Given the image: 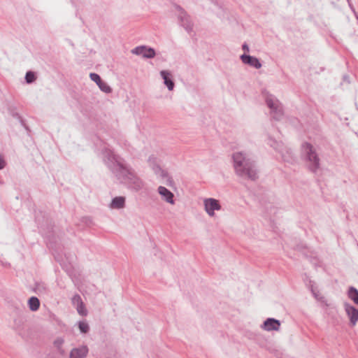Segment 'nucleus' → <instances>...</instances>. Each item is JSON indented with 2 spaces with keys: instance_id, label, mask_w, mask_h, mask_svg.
<instances>
[{
  "instance_id": "nucleus-19",
  "label": "nucleus",
  "mask_w": 358,
  "mask_h": 358,
  "mask_svg": "<svg viewBox=\"0 0 358 358\" xmlns=\"http://www.w3.org/2000/svg\"><path fill=\"white\" fill-rule=\"evenodd\" d=\"M90 78L91 79L94 81L97 85H99V83H101V79L100 76L96 73H90Z\"/></svg>"
},
{
  "instance_id": "nucleus-21",
  "label": "nucleus",
  "mask_w": 358,
  "mask_h": 358,
  "mask_svg": "<svg viewBox=\"0 0 358 358\" xmlns=\"http://www.w3.org/2000/svg\"><path fill=\"white\" fill-rule=\"evenodd\" d=\"M62 343H63L62 340H58V341H55V344H57L58 346H60Z\"/></svg>"
},
{
  "instance_id": "nucleus-8",
  "label": "nucleus",
  "mask_w": 358,
  "mask_h": 358,
  "mask_svg": "<svg viewBox=\"0 0 358 358\" xmlns=\"http://www.w3.org/2000/svg\"><path fill=\"white\" fill-rule=\"evenodd\" d=\"M280 323L275 319H268L264 323V328L266 331L278 330Z\"/></svg>"
},
{
  "instance_id": "nucleus-2",
  "label": "nucleus",
  "mask_w": 358,
  "mask_h": 358,
  "mask_svg": "<svg viewBox=\"0 0 358 358\" xmlns=\"http://www.w3.org/2000/svg\"><path fill=\"white\" fill-rule=\"evenodd\" d=\"M205 210L210 216H213L215 215V210H219L221 208V206L219 203V201L215 199H206L203 201Z\"/></svg>"
},
{
  "instance_id": "nucleus-12",
  "label": "nucleus",
  "mask_w": 358,
  "mask_h": 358,
  "mask_svg": "<svg viewBox=\"0 0 358 358\" xmlns=\"http://www.w3.org/2000/svg\"><path fill=\"white\" fill-rule=\"evenodd\" d=\"M268 107L277 111V114H281V109L279 107L278 101L273 98H268L266 100Z\"/></svg>"
},
{
  "instance_id": "nucleus-17",
  "label": "nucleus",
  "mask_w": 358,
  "mask_h": 358,
  "mask_svg": "<svg viewBox=\"0 0 358 358\" xmlns=\"http://www.w3.org/2000/svg\"><path fill=\"white\" fill-rule=\"evenodd\" d=\"M35 80V76L33 72H27L26 74V80L28 83L33 82Z\"/></svg>"
},
{
  "instance_id": "nucleus-10",
  "label": "nucleus",
  "mask_w": 358,
  "mask_h": 358,
  "mask_svg": "<svg viewBox=\"0 0 358 358\" xmlns=\"http://www.w3.org/2000/svg\"><path fill=\"white\" fill-rule=\"evenodd\" d=\"M241 59L244 63L248 64L256 69H259L262 66L259 60L255 57L243 55L241 56Z\"/></svg>"
},
{
  "instance_id": "nucleus-14",
  "label": "nucleus",
  "mask_w": 358,
  "mask_h": 358,
  "mask_svg": "<svg viewBox=\"0 0 358 358\" xmlns=\"http://www.w3.org/2000/svg\"><path fill=\"white\" fill-rule=\"evenodd\" d=\"M124 197H116L115 198L111 203V206L113 208H120L124 206Z\"/></svg>"
},
{
  "instance_id": "nucleus-22",
  "label": "nucleus",
  "mask_w": 358,
  "mask_h": 358,
  "mask_svg": "<svg viewBox=\"0 0 358 358\" xmlns=\"http://www.w3.org/2000/svg\"><path fill=\"white\" fill-rule=\"evenodd\" d=\"M243 50L248 51V47L246 44L243 45Z\"/></svg>"
},
{
  "instance_id": "nucleus-20",
  "label": "nucleus",
  "mask_w": 358,
  "mask_h": 358,
  "mask_svg": "<svg viewBox=\"0 0 358 358\" xmlns=\"http://www.w3.org/2000/svg\"><path fill=\"white\" fill-rule=\"evenodd\" d=\"M6 165V162L2 157V155L0 154V169H3Z\"/></svg>"
},
{
  "instance_id": "nucleus-5",
  "label": "nucleus",
  "mask_w": 358,
  "mask_h": 358,
  "mask_svg": "<svg viewBox=\"0 0 358 358\" xmlns=\"http://www.w3.org/2000/svg\"><path fill=\"white\" fill-rule=\"evenodd\" d=\"M73 304L76 307L77 311L80 315H86L87 310L85 307L81 297L79 295H76L72 299Z\"/></svg>"
},
{
  "instance_id": "nucleus-3",
  "label": "nucleus",
  "mask_w": 358,
  "mask_h": 358,
  "mask_svg": "<svg viewBox=\"0 0 358 358\" xmlns=\"http://www.w3.org/2000/svg\"><path fill=\"white\" fill-rule=\"evenodd\" d=\"M303 148L308 156V160L312 162L313 164L312 169H316L318 165V158L315 153L312 145L308 143H306L303 145Z\"/></svg>"
},
{
  "instance_id": "nucleus-16",
  "label": "nucleus",
  "mask_w": 358,
  "mask_h": 358,
  "mask_svg": "<svg viewBox=\"0 0 358 358\" xmlns=\"http://www.w3.org/2000/svg\"><path fill=\"white\" fill-rule=\"evenodd\" d=\"M99 88L104 92L109 93L111 92V88L108 85V84L103 81H101L99 83Z\"/></svg>"
},
{
  "instance_id": "nucleus-9",
  "label": "nucleus",
  "mask_w": 358,
  "mask_h": 358,
  "mask_svg": "<svg viewBox=\"0 0 358 358\" xmlns=\"http://www.w3.org/2000/svg\"><path fill=\"white\" fill-rule=\"evenodd\" d=\"M88 350L86 347L74 348L70 353V358H83L87 354Z\"/></svg>"
},
{
  "instance_id": "nucleus-18",
  "label": "nucleus",
  "mask_w": 358,
  "mask_h": 358,
  "mask_svg": "<svg viewBox=\"0 0 358 358\" xmlns=\"http://www.w3.org/2000/svg\"><path fill=\"white\" fill-rule=\"evenodd\" d=\"M79 329L81 332L86 333V332H87V331L89 329V327H88V324L85 322H80L79 323Z\"/></svg>"
},
{
  "instance_id": "nucleus-7",
  "label": "nucleus",
  "mask_w": 358,
  "mask_h": 358,
  "mask_svg": "<svg viewBox=\"0 0 358 358\" xmlns=\"http://www.w3.org/2000/svg\"><path fill=\"white\" fill-rule=\"evenodd\" d=\"M159 194L162 196V197L168 203L171 204L173 203V194L169 189L165 188L164 187L160 186L158 188Z\"/></svg>"
},
{
  "instance_id": "nucleus-1",
  "label": "nucleus",
  "mask_w": 358,
  "mask_h": 358,
  "mask_svg": "<svg viewBox=\"0 0 358 358\" xmlns=\"http://www.w3.org/2000/svg\"><path fill=\"white\" fill-rule=\"evenodd\" d=\"M234 160L236 171L239 175L251 180L256 178V171L253 169L251 163L245 159L241 152L234 154Z\"/></svg>"
},
{
  "instance_id": "nucleus-13",
  "label": "nucleus",
  "mask_w": 358,
  "mask_h": 358,
  "mask_svg": "<svg viewBox=\"0 0 358 358\" xmlns=\"http://www.w3.org/2000/svg\"><path fill=\"white\" fill-rule=\"evenodd\" d=\"M29 308L31 310H33V311L37 310L40 306L39 300L36 297H34V296L30 298V299L29 300Z\"/></svg>"
},
{
  "instance_id": "nucleus-6",
  "label": "nucleus",
  "mask_w": 358,
  "mask_h": 358,
  "mask_svg": "<svg viewBox=\"0 0 358 358\" xmlns=\"http://www.w3.org/2000/svg\"><path fill=\"white\" fill-rule=\"evenodd\" d=\"M345 311L350 317L352 325H355L358 321V310L350 305H345Z\"/></svg>"
},
{
  "instance_id": "nucleus-11",
  "label": "nucleus",
  "mask_w": 358,
  "mask_h": 358,
  "mask_svg": "<svg viewBox=\"0 0 358 358\" xmlns=\"http://www.w3.org/2000/svg\"><path fill=\"white\" fill-rule=\"evenodd\" d=\"M161 75L164 80V84L167 86L169 90H172L174 87V83L171 79L170 73L166 71H162Z\"/></svg>"
},
{
  "instance_id": "nucleus-4",
  "label": "nucleus",
  "mask_w": 358,
  "mask_h": 358,
  "mask_svg": "<svg viewBox=\"0 0 358 358\" xmlns=\"http://www.w3.org/2000/svg\"><path fill=\"white\" fill-rule=\"evenodd\" d=\"M135 55H142L144 57L152 58L155 55V52L152 48H147L144 46L137 47L131 50Z\"/></svg>"
},
{
  "instance_id": "nucleus-15",
  "label": "nucleus",
  "mask_w": 358,
  "mask_h": 358,
  "mask_svg": "<svg viewBox=\"0 0 358 358\" xmlns=\"http://www.w3.org/2000/svg\"><path fill=\"white\" fill-rule=\"evenodd\" d=\"M348 296L356 304L358 305V291L354 287H350L348 292Z\"/></svg>"
}]
</instances>
